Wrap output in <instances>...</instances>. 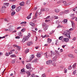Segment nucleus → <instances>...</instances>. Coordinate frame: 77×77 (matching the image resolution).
Wrapping results in <instances>:
<instances>
[{"mask_svg": "<svg viewBox=\"0 0 77 77\" xmlns=\"http://www.w3.org/2000/svg\"><path fill=\"white\" fill-rule=\"evenodd\" d=\"M70 31H66L64 33V35L68 38L69 39L71 38L70 36Z\"/></svg>", "mask_w": 77, "mask_h": 77, "instance_id": "nucleus-1", "label": "nucleus"}, {"mask_svg": "<svg viewBox=\"0 0 77 77\" xmlns=\"http://www.w3.org/2000/svg\"><path fill=\"white\" fill-rule=\"evenodd\" d=\"M42 27H43L44 30L45 31V30H47V29H48V26L47 25H46V24L45 23H43Z\"/></svg>", "mask_w": 77, "mask_h": 77, "instance_id": "nucleus-2", "label": "nucleus"}, {"mask_svg": "<svg viewBox=\"0 0 77 77\" xmlns=\"http://www.w3.org/2000/svg\"><path fill=\"white\" fill-rule=\"evenodd\" d=\"M13 28H14V26L11 25L9 26L8 28L9 32H12L14 30V29Z\"/></svg>", "mask_w": 77, "mask_h": 77, "instance_id": "nucleus-3", "label": "nucleus"}, {"mask_svg": "<svg viewBox=\"0 0 77 77\" xmlns=\"http://www.w3.org/2000/svg\"><path fill=\"white\" fill-rule=\"evenodd\" d=\"M28 39H29V36H25L24 38L22 40V42L24 43L25 41H27L28 40Z\"/></svg>", "mask_w": 77, "mask_h": 77, "instance_id": "nucleus-4", "label": "nucleus"}, {"mask_svg": "<svg viewBox=\"0 0 77 77\" xmlns=\"http://www.w3.org/2000/svg\"><path fill=\"white\" fill-rule=\"evenodd\" d=\"M63 3L64 4V5L65 6H68V5H71V4H72L73 2H71L68 4H66L67 3L65 1H63Z\"/></svg>", "mask_w": 77, "mask_h": 77, "instance_id": "nucleus-5", "label": "nucleus"}, {"mask_svg": "<svg viewBox=\"0 0 77 77\" xmlns=\"http://www.w3.org/2000/svg\"><path fill=\"white\" fill-rule=\"evenodd\" d=\"M5 8H6V7L5 6H2L1 9V11L2 13H3V12H5Z\"/></svg>", "mask_w": 77, "mask_h": 77, "instance_id": "nucleus-6", "label": "nucleus"}, {"mask_svg": "<svg viewBox=\"0 0 77 77\" xmlns=\"http://www.w3.org/2000/svg\"><path fill=\"white\" fill-rule=\"evenodd\" d=\"M26 68L28 69H31V64H30V63L26 65Z\"/></svg>", "mask_w": 77, "mask_h": 77, "instance_id": "nucleus-7", "label": "nucleus"}, {"mask_svg": "<svg viewBox=\"0 0 77 77\" xmlns=\"http://www.w3.org/2000/svg\"><path fill=\"white\" fill-rule=\"evenodd\" d=\"M21 7L20 6H19L16 8V12H19V11H20L21 10Z\"/></svg>", "mask_w": 77, "mask_h": 77, "instance_id": "nucleus-8", "label": "nucleus"}, {"mask_svg": "<svg viewBox=\"0 0 77 77\" xmlns=\"http://www.w3.org/2000/svg\"><path fill=\"white\" fill-rule=\"evenodd\" d=\"M52 62H53V61H52V60H49L46 62L47 65H50V64L52 63Z\"/></svg>", "mask_w": 77, "mask_h": 77, "instance_id": "nucleus-9", "label": "nucleus"}, {"mask_svg": "<svg viewBox=\"0 0 77 77\" xmlns=\"http://www.w3.org/2000/svg\"><path fill=\"white\" fill-rule=\"evenodd\" d=\"M71 23L72 28H73L74 29H75V24H74V22L72 21L71 22Z\"/></svg>", "mask_w": 77, "mask_h": 77, "instance_id": "nucleus-10", "label": "nucleus"}, {"mask_svg": "<svg viewBox=\"0 0 77 77\" xmlns=\"http://www.w3.org/2000/svg\"><path fill=\"white\" fill-rule=\"evenodd\" d=\"M64 41L66 42H69V38H63Z\"/></svg>", "mask_w": 77, "mask_h": 77, "instance_id": "nucleus-11", "label": "nucleus"}, {"mask_svg": "<svg viewBox=\"0 0 77 77\" xmlns=\"http://www.w3.org/2000/svg\"><path fill=\"white\" fill-rule=\"evenodd\" d=\"M33 44V43L32 42H27V45L28 46H30V45H32Z\"/></svg>", "mask_w": 77, "mask_h": 77, "instance_id": "nucleus-12", "label": "nucleus"}, {"mask_svg": "<svg viewBox=\"0 0 77 77\" xmlns=\"http://www.w3.org/2000/svg\"><path fill=\"white\" fill-rule=\"evenodd\" d=\"M57 56L56 55L54 58H53V60L54 62H56L57 60Z\"/></svg>", "mask_w": 77, "mask_h": 77, "instance_id": "nucleus-13", "label": "nucleus"}, {"mask_svg": "<svg viewBox=\"0 0 77 77\" xmlns=\"http://www.w3.org/2000/svg\"><path fill=\"white\" fill-rule=\"evenodd\" d=\"M29 24L30 26H32V27H34L35 26V24L33 23L32 22H31L29 23Z\"/></svg>", "mask_w": 77, "mask_h": 77, "instance_id": "nucleus-14", "label": "nucleus"}, {"mask_svg": "<svg viewBox=\"0 0 77 77\" xmlns=\"http://www.w3.org/2000/svg\"><path fill=\"white\" fill-rule=\"evenodd\" d=\"M41 54L40 53L38 52L37 54V56L38 58H39L41 57Z\"/></svg>", "mask_w": 77, "mask_h": 77, "instance_id": "nucleus-15", "label": "nucleus"}, {"mask_svg": "<svg viewBox=\"0 0 77 77\" xmlns=\"http://www.w3.org/2000/svg\"><path fill=\"white\" fill-rule=\"evenodd\" d=\"M25 72L26 73V74H27L28 77H29V75H30L31 74H30V72L29 71H26Z\"/></svg>", "mask_w": 77, "mask_h": 77, "instance_id": "nucleus-16", "label": "nucleus"}, {"mask_svg": "<svg viewBox=\"0 0 77 77\" xmlns=\"http://www.w3.org/2000/svg\"><path fill=\"white\" fill-rule=\"evenodd\" d=\"M54 11L56 13H58V12L60 11V9H56L54 10Z\"/></svg>", "mask_w": 77, "mask_h": 77, "instance_id": "nucleus-17", "label": "nucleus"}, {"mask_svg": "<svg viewBox=\"0 0 77 77\" xmlns=\"http://www.w3.org/2000/svg\"><path fill=\"white\" fill-rule=\"evenodd\" d=\"M32 13H30L29 14V15L27 17V19H30V18H31V15H32Z\"/></svg>", "mask_w": 77, "mask_h": 77, "instance_id": "nucleus-18", "label": "nucleus"}, {"mask_svg": "<svg viewBox=\"0 0 77 77\" xmlns=\"http://www.w3.org/2000/svg\"><path fill=\"white\" fill-rule=\"evenodd\" d=\"M10 57H12V58L13 57H16L17 56L15 54L11 55Z\"/></svg>", "mask_w": 77, "mask_h": 77, "instance_id": "nucleus-19", "label": "nucleus"}, {"mask_svg": "<svg viewBox=\"0 0 77 77\" xmlns=\"http://www.w3.org/2000/svg\"><path fill=\"white\" fill-rule=\"evenodd\" d=\"M68 56L70 57H71L72 58H74V57L73 55L72 54H69L68 55Z\"/></svg>", "mask_w": 77, "mask_h": 77, "instance_id": "nucleus-20", "label": "nucleus"}, {"mask_svg": "<svg viewBox=\"0 0 77 77\" xmlns=\"http://www.w3.org/2000/svg\"><path fill=\"white\" fill-rule=\"evenodd\" d=\"M18 35L20 37L23 36V34L21 32H20L18 33Z\"/></svg>", "mask_w": 77, "mask_h": 77, "instance_id": "nucleus-21", "label": "nucleus"}, {"mask_svg": "<svg viewBox=\"0 0 77 77\" xmlns=\"http://www.w3.org/2000/svg\"><path fill=\"white\" fill-rule=\"evenodd\" d=\"M33 58H34V55L32 54L31 56V57H30L29 60H31Z\"/></svg>", "mask_w": 77, "mask_h": 77, "instance_id": "nucleus-22", "label": "nucleus"}, {"mask_svg": "<svg viewBox=\"0 0 77 77\" xmlns=\"http://www.w3.org/2000/svg\"><path fill=\"white\" fill-rule=\"evenodd\" d=\"M20 6H24V2H22L20 4Z\"/></svg>", "mask_w": 77, "mask_h": 77, "instance_id": "nucleus-23", "label": "nucleus"}, {"mask_svg": "<svg viewBox=\"0 0 77 77\" xmlns=\"http://www.w3.org/2000/svg\"><path fill=\"white\" fill-rule=\"evenodd\" d=\"M54 54H53V53L51 52V54H50V53H49L48 55V56H50V57H52L53 55H54Z\"/></svg>", "mask_w": 77, "mask_h": 77, "instance_id": "nucleus-24", "label": "nucleus"}, {"mask_svg": "<svg viewBox=\"0 0 77 77\" xmlns=\"http://www.w3.org/2000/svg\"><path fill=\"white\" fill-rule=\"evenodd\" d=\"M77 65V63H75L72 66L73 67V68L74 69L75 67H76V65Z\"/></svg>", "mask_w": 77, "mask_h": 77, "instance_id": "nucleus-25", "label": "nucleus"}, {"mask_svg": "<svg viewBox=\"0 0 77 77\" xmlns=\"http://www.w3.org/2000/svg\"><path fill=\"white\" fill-rule=\"evenodd\" d=\"M29 50L27 49L25 51V54H27V53H29Z\"/></svg>", "mask_w": 77, "mask_h": 77, "instance_id": "nucleus-26", "label": "nucleus"}, {"mask_svg": "<svg viewBox=\"0 0 77 77\" xmlns=\"http://www.w3.org/2000/svg\"><path fill=\"white\" fill-rule=\"evenodd\" d=\"M30 2L29 0H27L26 2V4H27L28 5L30 4Z\"/></svg>", "mask_w": 77, "mask_h": 77, "instance_id": "nucleus-27", "label": "nucleus"}, {"mask_svg": "<svg viewBox=\"0 0 77 77\" xmlns=\"http://www.w3.org/2000/svg\"><path fill=\"white\" fill-rule=\"evenodd\" d=\"M47 42H48V43H50L51 42V39L50 38H48V39Z\"/></svg>", "mask_w": 77, "mask_h": 77, "instance_id": "nucleus-28", "label": "nucleus"}, {"mask_svg": "<svg viewBox=\"0 0 77 77\" xmlns=\"http://www.w3.org/2000/svg\"><path fill=\"white\" fill-rule=\"evenodd\" d=\"M44 56L46 57V58H48V57H47L48 56H47V52H46L45 53Z\"/></svg>", "mask_w": 77, "mask_h": 77, "instance_id": "nucleus-29", "label": "nucleus"}, {"mask_svg": "<svg viewBox=\"0 0 77 77\" xmlns=\"http://www.w3.org/2000/svg\"><path fill=\"white\" fill-rule=\"evenodd\" d=\"M48 37H49V36L47 35H45L42 37V38H48Z\"/></svg>", "mask_w": 77, "mask_h": 77, "instance_id": "nucleus-30", "label": "nucleus"}, {"mask_svg": "<svg viewBox=\"0 0 77 77\" xmlns=\"http://www.w3.org/2000/svg\"><path fill=\"white\" fill-rule=\"evenodd\" d=\"M38 11H37L35 13V17H38Z\"/></svg>", "mask_w": 77, "mask_h": 77, "instance_id": "nucleus-31", "label": "nucleus"}, {"mask_svg": "<svg viewBox=\"0 0 77 77\" xmlns=\"http://www.w3.org/2000/svg\"><path fill=\"white\" fill-rule=\"evenodd\" d=\"M15 14V12L13 11L11 13V16H14Z\"/></svg>", "mask_w": 77, "mask_h": 77, "instance_id": "nucleus-32", "label": "nucleus"}, {"mask_svg": "<svg viewBox=\"0 0 77 77\" xmlns=\"http://www.w3.org/2000/svg\"><path fill=\"white\" fill-rule=\"evenodd\" d=\"M63 36H61L59 37V40H62V39H63Z\"/></svg>", "mask_w": 77, "mask_h": 77, "instance_id": "nucleus-33", "label": "nucleus"}, {"mask_svg": "<svg viewBox=\"0 0 77 77\" xmlns=\"http://www.w3.org/2000/svg\"><path fill=\"white\" fill-rule=\"evenodd\" d=\"M69 12V11H68V10H65V13L66 14H68Z\"/></svg>", "mask_w": 77, "mask_h": 77, "instance_id": "nucleus-34", "label": "nucleus"}, {"mask_svg": "<svg viewBox=\"0 0 77 77\" xmlns=\"http://www.w3.org/2000/svg\"><path fill=\"white\" fill-rule=\"evenodd\" d=\"M12 9H15L16 8V6L15 5H13L11 6Z\"/></svg>", "mask_w": 77, "mask_h": 77, "instance_id": "nucleus-35", "label": "nucleus"}, {"mask_svg": "<svg viewBox=\"0 0 77 77\" xmlns=\"http://www.w3.org/2000/svg\"><path fill=\"white\" fill-rule=\"evenodd\" d=\"M41 11H46V8H43L41 9Z\"/></svg>", "mask_w": 77, "mask_h": 77, "instance_id": "nucleus-36", "label": "nucleus"}, {"mask_svg": "<svg viewBox=\"0 0 77 77\" xmlns=\"http://www.w3.org/2000/svg\"><path fill=\"white\" fill-rule=\"evenodd\" d=\"M5 21L6 22H9V20L5 18Z\"/></svg>", "mask_w": 77, "mask_h": 77, "instance_id": "nucleus-37", "label": "nucleus"}, {"mask_svg": "<svg viewBox=\"0 0 77 77\" xmlns=\"http://www.w3.org/2000/svg\"><path fill=\"white\" fill-rule=\"evenodd\" d=\"M9 3H4V5L5 6H8L9 5Z\"/></svg>", "mask_w": 77, "mask_h": 77, "instance_id": "nucleus-38", "label": "nucleus"}, {"mask_svg": "<svg viewBox=\"0 0 77 77\" xmlns=\"http://www.w3.org/2000/svg\"><path fill=\"white\" fill-rule=\"evenodd\" d=\"M63 0H60L58 2V3H62V2H63Z\"/></svg>", "mask_w": 77, "mask_h": 77, "instance_id": "nucleus-39", "label": "nucleus"}, {"mask_svg": "<svg viewBox=\"0 0 77 77\" xmlns=\"http://www.w3.org/2000/svg\"><path fill=\"white\" fill-rule=\"evenodd\" d=\"M10 55V54L9 53H6L5 54V56H9Z\"/></svg>", "mask_w": 77, "mask_h": 77, "instance_id": "nucleus-40", "label": "nucleus"}, {"mask_svg": "<svg viewBox=\"0 0 77 77\" xmlns=\"http://www.w3.org/2000/svg\"><path fill=\"white\" fill-rule=\"evenodd\" d=\"M75 74H76V70L74 71L73 72V75H75Z\"/></svg>", "mask_w": 77, "mask_h": 77, "instance_id": "nucleus-41", "label": "nucleus"}, {"mask_svg": "<svg viewBox=\"0 0 77 77\" xmlns=\"http://www.w3.org/2000/svg\"><path fill=\"white\" fill-rule=\"evenodd\" d=\"M67 21H68V20L66 19H64L63 20V22H64V23H67Z\"/></svg>", "mask_w": 77, "mask_h": 77, "instance_id": "nucleus-42", "label": "nucleus"}, {"mask_svg": "<svg viewBox=\"0 0 77 77\" xmlns=\"http://www.w3.org/2000/svg\"><path fill=\"white\" fill-rule=\"evenodd\" d=\"M37 59H34L33 61V62H37Z\"/></svg>", "mask_w": 77, "mask_h": 77, "instance_id": "nucleus-43", "label": "nucleus"}, {"mask_svg": "<svg viewBox=\"0 0 77 77\" xmlns=\"http://www.w3.org/2000/svg\"><path fill=\"white\" fill-rule=\"evenodd\" d=\"M52 65H53V66H56V63L54 62L52 64Z\"/></svg>", "mask_w": 77, "mask_h": 77, "instance_id": "nucleus-44", "label": "nucleus"}, {"mask_svg": "<svg viewBox=\"0 0 77 77\" xmlns=\"http://www.w3.org/2000/svg\"><path fill=\"white\" fill-rule=\"evenodd\" d=\"M26 31V29L23 28L21 30V32H25Z\"/></svg>", "mask_w": 77, "mask_h": 77, "instance_id": "nucleus-45", "label": "nucleus"}, {"mask_svg": "<svg viewBox=\"0 0 77 77\" xmlns=\"http://www.w3.org/2000/svg\"><path fill=\"white\" fill-rule=\"evenodd\" d=\"M67 69L66 68L64 69V72L65 73H66V72H67Z\"/></svg>", "mask_w": 77, "mask_h": 77, "instance_id": "nucleus-46", "label": "nucleus"}, {"mask_svg": "<svg viewBox=\"0 0 77 77\" xmlns=\"http://www.w3.org/2000/svg\"><path fill=\"white\" fill-rule=\"evenodd\" d=\"M60 27H62V26H61V25H59L58 26V27H57V29H58V28H60Z\"/></svg>", "mask_w": 77, "mask_h": 77, "instance_id": "nucleus-47", "label": "nucleus"}, {"mask_svg": "<svg viewBox=\"0 0 77 77\" xmlns=\"http://www.w3.org/2000/svg\"><path fill=\"white\" fill-rule=\"evenodd\" d=\"M42 77H46L45 74H42Z\"/></svg>", "mask_w": 77, "mask_h": 77, "instance_id": "nucleus-48", "label": "nucleus"}, {"mask_svg": "<svg viewBox=\"0 0 77 77\" xmlns=\"http://www.w3.org/2000/svg\"><path fill=\"white\" fill-rule=\"evenodd\" d=\"M75 29H74L73 28H71L70 29H69V31H72V30H74Z\"/></svg>", "mask_w": 77, "mask_h": 77, "instance_id": "nucleus-49", "label": "nucleus"}, {"mask_svg": "<svg viewBox=\"0 0 77 77\" xmlns=\"http://www.w3.org/2000/svg\"><path fill=\"white\" fill-rule=\"evenodd\" d=\"M21 72H20V73L21 74L22 72H24V70L23 69H21Z\"/></svg>", "mask_w": 77, "mask_h": 77, "instance_id": "nucleus-50", "label": "nucleus"}, {"mask_svg": "<svg viewBox=\"0 0 77 77\" xmlns=\"http://www.w3.org/2000/svg\"><path fill=\"white\" fill-rule=\"evenodd\" d=\"M17 48L18 51L20 50V48L18 46H17Z\"/></svg>", "mask_w": 77, "mask_h": 77, "instance_id": "nucleus-51", "label": "nucleus"}, {"mask_svg": "<svg viewBox=\"0 0 77 77\" xmlns=\"http://www.w3.org/2000/svg\"><path fill=\"white\" fill-rule=\"evenodd\" d=\"M69 69H72V67L71 66H70L68 68Z\"/></svg>", "mask_w": 77, "mask_h": 77, "instance_id": "nucleus-52", "label": "nucleus"}, {"mask_svg": "<svg viewBox=\"0 0 77 77\" xmlns=\"http://www.w3.org/2000/svg\"><path fill=\"white\" fill-rule=\"evenodd\" d=\"M15 60H13L12 61H11V63H15Z\"/></svg>", "mask_w": 77, "mask_h": 77, "instance_id": "nucleus-53", "label": "nucleus"}, {"mask_svg": "<svg viewBox=\"0 0 77 77\" xmlns=\"http://www.w3.org/2000/svg\"><path fill=\"white\" fill-rule=\"evenodd\" d=\"M74 14H70V17H74Z\"/></svg>", "mask_w": 77, "mask_h": 77, "instance_id": "nucleus-54", "label": "nucleus"}, {"mask_svg": "<svg viewBox=\"0 0 77 77\" xmlns=\"http://www.w3.org/2000/svg\"><path fill=\"white\" fill-rule=\"evenodd\" d=\"M16 39H20V37L19 36H17L15 37Z\"/></svg>", "mask_w": 77, "mask_h": 77, "instance_id": "nucleus-55", "label": "nucleus"}, {"mask_svg": "<svg viewBox=\"0 0 77 77\" xmlns=\"http://www.w3.org/2000/svg\"><path fill=\"white\" fill-rule=\"evenodd\" d=\"M17 46H17V45H13V47L14 48H15V47H17Z\"/></svg>", "mask_w": 77, "mask_h": 77, "instance_id": "nucleus-56", "label": "nucleus"}, {"mask_svg": "<svg viewBox=\"0 0 77 77\" xmlns=\"http://www.w3.org/2000/svg\"><path fill=\"white\" fill-rule=\"evenodd\" d=\"M72 40H73V41H75V40H76V38H75V37H74L73 38V39H72Z\"/></svg>", "mask_w": 77, "mask_h": 77, "instance_id": "nucleus-57", "label": "nucleus"}, {"mask_svg": "<svg viewBox=\"0 0 77 77\" xmlns=\"http://www.w3.org/2000/svg\"><path fill=\"white\" fill-rule=\"evenodd\" d=\"M21 26H19V27H17V29H21Z\"/></svg>", "mask_w": 77, "mask_h": 77, "instance_id": "nucleus-58", "label": "nucleus"}, {"mask_svg": "<svg viewBox=\"0 0 77 77\" xmlns=\"http://www.w3.org/2000/svg\"><path fill=\"white\" fill-rule=\"evenodd\" d=\"M37 7H35V8H34V11H36V9H37Z\"/></svg>", "mask_w": 77, "mask_h": 77, "instance_id": "nucleus-59", "label": "nucleus"}, {"mask_svg": "<svg viewBox=\"0 0 77 77\" xmlns=\"http://www.w3.org/2000/svg\"><path fill=\"white\" fill-rule=\"evenodd\" d=\"M50 16H49L48 17H47L46 18H45V19H48V18H50Z\"/></svg>", "mask_w": 77, "mask_h": 77, "instance_id": "nucleus-60", "label": "nucleus"}, {"mask_svg": "<svg viewBox=\"0 0 77 77\" xmlns=\"http://www.w3.org/2000/svg\"><path fill=\"white\" fill-rule=\"evenodd\" d=\"M9 54H12V51H10L9 52Z\"/></svg>", "mask_w": 77, "mask_h": 77, "instance_id": "nucleus-61", "label": "nucleus"}, {"mask_svg": "<svg viewBox=\"0 0 77 77\" xmlns=\"http://www.w3.org/2000/svg\"><path fill=\"white\" fill-rule=\"evenodd\" d=\"M76 18L75 17H73L72 18V20H74V19H75Z\"/></svg>", "mask_w": 77, "mask_h": 77, "instance_id": "nucleus-62", "label": "nucleus"}, {"mask_svg": "<svg viewBox=\"0 0 77 77\" xmlns=\"http://www.w3.org/2000/svg\"><path fill=\"white\" fill-rule=\"evenodd\" d=\"M74 52L75 53H76V54H77V50H75L74 51Z\"/></svg>", "mask_w": 77, "mask_h": 77, "instance_id": "nucleus-63", "label": "nucleus"}, {"mask_svg": "<svg viewBox=\"0 0 77 77\" xmlns=\"http://www.w3.org/2000/svg\"><path fill=\"white\" fill-rule=\"evenodd\" d=\"M64 14L63 12H61L60 13V15H62V14Z\"/></svg>", "mask_w": 77, "mask_h": 77, "instance_id": "nucleus-64", "label": "nucleus"}]
</instances>
